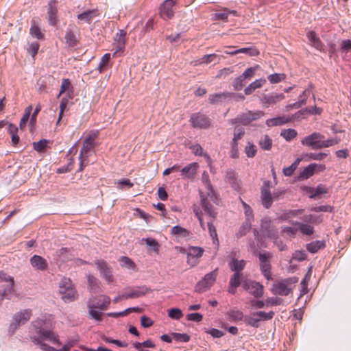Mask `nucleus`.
<instances>
[{
	"label": "nucleus",
	"instance_id": "423d86ee",
	"mask_svg": "<svg viewBox=\"0 0 351 351\" xmlns=\"http://www.w3.org/2000/svg\"><path fill=\"white\" fill-rule=\"evenodd\" d=\"M272 256V253L269 252L264 251L258 253L261 270L263 276L267 280H270L271 278L270 259Z\"/></svg>",
	"mask_w": 351,
	"mask_h": 351
},
{
	"label": "nucleus",
	"instance_id": "5701e85b",
	"mask_svg": "<svg viewBox=\"0 0 351 351\" xmlns=\"http://www.w3.org/2000/svg\"><path fill=\"white\" fill-rule=\"evenodd\" d=\"M306 36L311 46H313V47L319 51H322L323 49L324 45L315 32H308L306 34Z\"/></svg>",
	"mask_w": 351,
	"mask_h": 351
},
{
	"label": "nucleus",
	"instance_id": "8fccbe9b",
	"mask_svg": "<svg viewBox=\"0 0 351 351\" xmlns=\"http://www.w3.org/2000/svg\"><path fill=\"white\" fill-rule=\"evenodd\" d=\"M286 77L284 73H274L268 75V80L271 84H277L283 81Z\"/></svg>",
	"mask_w": 351,
	"mask_h": 351
},
{
	"label": "nucleus",
	"instance_id": "a878e982",
	"mask_svg": "<svg viewBox=\"0 0 351 351\" xmlns=\"http://www.w3.org/2000/svg\"><path fill=\"white\" fill-rule=\"evenodd\" d=\"M291 120L289 117L286 116L277 117L267 119L266 125L268 127L280 126L289 122Z\"/></svg>",
	"mask_w": 351,
	"mask_h": 351
},
{
	"label": "nucleus",
	"instance_id": "0e129e2a",
	"mask_svg": "<svg viewBox=\"0 0 351 351\" xmlns=\"http://www.w3.org/2000/svg\"><path fill=\"white\" fill-rule=\"evenodd\" d=\"M217 59H219L217 55H216L215 53L208 54V55L204 56L201 58L200 63L208 64V63H210L212 62L216 61Z\"/></svg>",
	"mask_w": 351,
	"mask_h": 351
},
{
	"label": "nucleus",
	"instance_id": "f03ea898",
	"mask_svg": "<svg viewBox=\"0 0 351 351\" xmlns=\"http://www.w3.org/2000/svg\"><path fill=\"white\" fill-rule=\"evenodd\" d=\"M97 136V133H92L86 137L83 143V146L80 150L79 156L80 160V168L79 171H83L84 168L88 165V158L90 155L91 151L95 147V140Z\"/></svg>",
	"mask_w": 351,
	"mask_h": 351
},
{
	"label": "nucleus",
	"instance_id": "393cba45",
	"mask_svg": "<svg viewBox=\"0 0 351 351\" xmlns=\"http://www.w3.org/2000/svg\"><path fill=\"white\" fill-rule=\"evenodd\" d=\"M59 291L62 295V300L66 302H71L77 298V293L74 288H70L68 289L62 288V289H59Z\"/></svg>",
	"mask_w": 351,
	"mask_h": 351
},
{
	"label": "nucleus",
	"instance_id": "dca6fc26",
	"mask_svg": "<svg viewBox=\"0 0 351 351\" xmlns=\"http://www.w3.org/2000/svg\"><path fill=\"white\" fill-rule=\"evenodd\" d=\"M0 280L8 282L3 292L0 293L1 298L3 299L13 292L14 278L5 272L0 271Z\"/></svg>",
	"mask_w": 351,
	"mask_h": 351
},
{
	"label": "nucleus",
	"instance_id": "c03bdc74",
	"mask_svg": "<svg viewBox=\"0 0 351 351\" xmlns=\"http://www.w3.org/2000/svg\"><path fill=\"white\" fill-rule=\"evenodd\" d=\"M259 145L264 150H270L272 146V140L267 135L263 136L260 141Z\"/></svg>",
	"mask_w": 351,
	"mask_h": 351
},
{
	"label": "nucleus",
	"instance_id": "7ed1b4c3",
	"mask_svg": "<svg viewBox=\"0 0 351 351\" xmlns=\"http://www.w3.org/2000/svg\"><path fill=\"white\" fill-rule=\"evenodd\" d=\"M298 281L296 277H291L276 282L273 287L272 291L274 294L280 295H288Z\"/></svg>",
	"mask_w": 351,
	"mask_h": 351
},
{
	"label": "nucleus",
	"instance_id": "864d4df0",
	"mask_svg": "<svg viewBox=\"0 0 351 351\" xmlns=\"http://www.w3.org/2000/svg\"><path fill=\"white\" fill-rule=\"evenodd\" d=\"M168 315L173 319L178 320L183 316V313L180 308H173L168 311Z\"/></svg>",
	"mask_w": 351,
	"mask_h": 351
},
{
	"label": "nucleus",
	"instance_id": "bb28decb",
	"mask_svg": "<svg viewBox=\"0 0 351 351\" xmlns=\"http://www.w3.org/2000/svg\"><path fill=\"white\" fill-rule=\"evenodd\" d=\"M246 261L244 260H237L235 258H232L229 263L230 269L234 273H242V270L245 268Z\"/></svg>",
	"mask_w": 351,
	"mask_h": 351
},
{
	"label": "nucleus",
	"instance_id": "6e6d98bb",
	"mask_svg": "<svg viewBox=\"0 0 351 351\" xmlns=\"http://www.w3.org/2000/svg\"><path fill=\"white\" fill-rule=\"evenodd\" d=\"M258 68V66L250 67L247 69L243 73V77H244L246 80L249 81L252 79V77L254 76L255 73Z\"/></svg>",
	"mask_w": 351,
	"mask_h": 351
},
{
	"label": "nucleus",
	"instance_id": "603ef678",
	"mask_svg": "<svg viewBox=\"0 0 351 351\" xmlns=\"http://www.w3.org/2000/svg\"><path fill=\"white\" fill-rule=\"evenodd\" d=\"M88 283L89 287L93 292H97V290L99 288L98 285L99 280L95 276H93V275H88Z\"/></svg>",
	"mask_w": 351,
	"mask_h": 351
},
{
	"label": "nucleus",
	"instance_id": "bf43d9fd",
	"mask_svg": "<svg viewBox=\"0 0 351 351\" xmlns=\"http://www.w3.org/2000/svg\"><path fill=\"white\" fill-rule=\"evenodd\" d=\"M248 53L250 56H255L258 54V52L256 49H252L249 48H241L238 50L234 51V52H227L228 54L234 55L237 53Z\"/></svg>",
	"mask_w": 351,
	"mask_h": 351
},
{
	"label": "nucleus",
	"instance_id": "2eb2a0df",
	"mask_svg": "<svg viewBox=\"0 0 351 351\" xmlns=\"http://www.w3.org/2000/svg\"><path fill=\"white\" fill-rule=\"evenodd\" d=\"M95 265L100 271L101 276L108 282L110 283L113 281L112 275V270L108 263L103 260H97L95 261Z\"/></svg>",
	"mask_w": 351,
	"mask_h": 351
},
{
	"label": "nucleus",
	"instance_id": "c756f323",
	"mask_svg": "<svg viewBox=\"0 0 351 351\" xmlns=\"http://www.w3.org/2000/svg\"><path fill=\"white\" fill-rule=\"evenodd\" d=\"M291 223L297 226L298 227V230H300V231L303 234L311 235L314 232L313 227L308 224L300 223L298 221H293V222H291Z\"/></svg>",
	"mask_w": 351,
	"mask_h": 351
},
{
	"label": "nucleus",
	"instance_id": "6ab92c4d",
	"mask_svg": "<svg viewBox=\"0 0 351 351\" xmlns=\"http://www.w3.org/2000/svg\"><path fill=\"white\" fill-rule=\"evenodd\" d=\"M29 261L31 265L36 270L45 271L48 267L47 261L40 256L34 255Z\"/></svg>",
	"mask_w": 351,
	"mask_h": 351
},
{
	"label": "nucleus",
	"instance_id": "0eeeda50",
	"mask_svg": "<svg viewBox=\"0 0 351 351\" xmlns=\"http://www.w3.org/2000/svg\"><path fill=\"white\" fill-rule=\"evenodd\" d=\"M32 316L31 310H24L16 313L13 317V322L10 324V330L12 333L21 326L26 324Z\"/></svg>",
	"mask_w": 351,
	"mask_h": 351
},
{
	"label": "nucleus",
	"instance_id": "37998d69",
	"mask_svg": "<svg viewBox=\"0 0 351 351\" xmlns=\"http://www.w3.org/2000/svg\"><path fill=\"white\" fill-rule=\"evenodd\" d=\"M243 273H234L230 279L229 283L230 285L234 287H239L241 284H243Z\"/></svg>",
	"mask_w": 351,
	"mask_h": 351
},
{
	"label": "nucleus",
	"instance_id": "1a4fd4ad",
	"mask_svg": "<svg viewBox=\"0 0 351 351\" xmlns=\"http://www.w3.org/2000/svg\"><path fill=\"white\" fill-rule=\"evenodd\" d=\"M190 122L193 128L199 129H206L210 125V118L200 112L192 114L190 118Z\"/></svg>",
	"mask_w": 351,
	"mask_h": 351
},
{
	"label": "nucleus",
	"instance_id": "e2e57ef3",
	"mask_svg": "<svg viewBox=\"0 0 351 351\" xmlns=\"http://www.w3.org/2000/svg\"><path fill=\"white\" fill-rule=\"evenodd\" d=\"M328 156L326 153H309L306 154V156L309 160H322Z\"/></svg>",
	"mask_w": 351,
	"mask_h": 351
},
{
	"label": "nucleus",
	"instance_id": "72a5a7b5",
	"mask_svg": "<svg viewBox=\"0 0 351 351\" xmlns=\"http://www.w3.org/2000/svg\"><path fill=\"white\" fill-rule=\"evenodd\" d=\"M97 11L95 10H87L77 15V19L86 23H90L93 19L96 16Z\"/></svg>",
	"mask_w": 351,
	"mask_h": 351
},
{
	"label": "nucleus",
	"instance_id": "e433bc0d",
	"mask_svg": "<svg viewBox=\"0 0 351 351\" xmlns=\"http://www.w3.org/2000/svg\"><path fill=\"white\" fill-rule=\"evenodd\" d=\"M204 252V250L199 247H190L189 248L187 252L188 261H189L190 258H199L202 256Z\"/></svg>",
	"mask_w": 351,
	"mask_h": 351
},
{
	"label": "nucleus",
	"instance_id": "a19ab883",
	"mask_svg": "<svg viewBox=\"0 0 351 351\" xmlns=\"http://www.w3.org/2000/svg\"><path fill=\"white\" fill-rule=\"evenodd\" d=\"M251 226L252 223H250L249 221H245L237 233V237L239 239L245 236L250 230Z\"/></svg>",
	"mask_w": 351,
	"mask_h": 351
},
{
	"label": "nucleus",
	"instance_id": "aec40b11",
	"mask_svg": "<svg viewBox=\"0 0 351 351\" xmlns=\"http://www.w3.org/2000/svg\"><path fill=\"white\" fill-rule=\"evenodd\" d=\"M317 167L319 168L321 170L325 169L324 165H317L316 163H311L303 169V171L300 173L299 176V178L300 180L308 179L314 174Z\"/></svg>",
	"mask_w": 351,
	"mask_h": 351
},
{
	"label": "nucleus",
	"instance_id": "39448f33",
	"mask_svg": "<svg viewBox=\"0 0 351 351\" xmlns=\"http://www.w3.org/2000/svg\"><path fill=\"white\" fill-rule=\"evenodd\" d=\"M265 115L264 112L261 110L256 111H247L241 114H239L237 117L230 120L232 124L241 123L244 125H247L252 121H256Z\"/></svg>",
	"mask_w": 351,
	"mask_h": 351
},
{
	"label": "nucleus",
	"instance_id": "c9c22d12",
	"mask_svg": "<svg viewBox=\"0 0 351 351\" xmlns=\"http://www.w3.org/2000/svg\"><path fill=\"white\" fill-rule=\"evenodd\" d=\"M226 180L229 182L234 189H237L239 184L237 182L236 173L232 170L227 171L226 175Z\"/></svg>",
	"mask_w": 351,
	"mask_h": 351
},
{
	"label": "nucleus",
	"instance_id": "7c9ffc66",
	"mask_svg": "<svg viewBox=\"0 0 351 351\" xmlns=\"http://www.w3.org/2000/svg\"><path fill=\"white\" fill-rule=\"evenodd\" d=\"M65 40L66 45L70 47H73L77 45V38L75 33L70 29H67L65 34Z\"/></svg>",
	"mask_w": 351,
	"mask_h": 351
},
{
	"label": "nucleus",
	"instance_id": "13d9d810",
	"mask_svg": "<svg viewBox=\"0 0 351 351\" xmlns=\"http://www.w3.org/2000/svg\"><path fill=\"white\" fill-rule=\"evenodd\" d=\"M235 11H230L227 9L219 10L215 13V18L219 20H225L230 13L235 14Z\"/></svg>",
	"mask_w": 351,
	"mask_h": 351
},
{
	"label": "nucleus",
	"instance_id": "680f3d73",
	"mask_svg": "<svg viewBox=\"0 0 351 351\" xmlns=\"http://www.w3.org/2000/svg\"><path fill=\"white\" fill-rule=\"evenodd\" d=\"M245 134V129L242 126L237 125L234 130V141L241 140Z\"/></svg>",
	"mask_w": 351,
	"mask_h": 351
},
{
	"label": "nucleus",
	"instance_id": "4c0bfd02",
	"mask_svg": "<svg viewBox=\"0 0 351 351\" xmlns=\"http://www.w3.org/2000/svg\"><path fill=\"white\" fill-rule=\"evenodd\" d=\"M126 32L124 30H119L116 34L115 40L117 43V51L122 50L125 47V36Z\"/></svg>",
	"mask_w": 351,
	"mask_h": 351
},
{
	"label": "nucleus",
	"instance_id": "58836bf2",
	"mask_svg": "<svg viewBox=\"0 0 351 351\" xmlns=\"http://www.w3.org/2000/svg\"><path fill=\"white\" fill-rule=\"evenodd\" d=\"M302 213V209L287 210L280 216L279 219L282 221L288 220L289 218L295 217Z\"/></svg>",
	"mask_w": 351,
	"mask_h": 351
},
{
	"label": "nucleus",
	"instance_id": "3c124183",
	"mask_svg": "<svg viewBox=\"0 0 351 351\" xmlns=\"http://www.w3.org/2000/svg\"><path fill=\"white\" fill-rule=\"evenodd\" d=\"M245 321L247 325L254 328L259 327L260 319H258L256 315H254V313H253L251 316L246 317Z\"/></svg>",
	"mask_w": 351,
	"mask_h": 351
},
{
	"label": "nucleus",
	"instance_id": "f3484780",
	"mask_svg": "<svg viewBox=\"0 0 351 351\" xmlns=\"http://www.w3.org/2000/svg\"><path fill=\"white\" fill-rule=\"evenodd\" d=\"M198 168L199 165L197 162H192L185 166L180 170L182 178L183 179L194 178Z\"/></svg>",
	"mask_w": 351,
	"mask_h": 351
},
{
	"label": "nucleus",
	"instance_id": "f8f14e48",
	"mask_svg": "<svg viewBox=\"0 0 351 351\" xmlns=\"http://www.w3.org/2000/svg\"><path fill=\"white\" fill-rule=\"evenodd\" d=\"M217 275V269L206 274L204 278L197 284L196 290L202 292L210 288L215 282Z\"/></svg>",
	"mask_w": 351,
	"mask_h": 351
},
{
	"label": "nucleus",
	"instance_id": "c85d7f7f",
	"mask_svg": "<svg viewBox=\"0 0 351 351\" xmlns=\"http://www.w3.org/2000/svg\"><path fill=\"white\" fill-rule=\"evenodd\" d=\"M261 200L263 206L269 208L273 202L272 197L270 191L267 189H263L261 191Z\"/></svg>",
	"mask_w": 351,
	"mask_h": 351
},
{
	"label": "nucleus",
	"instance_id": "4d7b16f0",
	"mask_svg": "<svg viewBox=\"0 0 351 351\" xmlns=\"http://www.w3.org/2000/svg\"><path fill=\"white\" fill-rule=\"evenodd\" d=\"M30 34L37 39L43 38V34L41 32L40 28L35 24H32L30 28Z\"/></svg>",
	"mask_w": 351,
	"mask_h": 351
},
{
	"label": "nucleus",
	"instance_id": "6e6552de",
	"mask_svg": "<svg viewBox=\"0 0 351 351\" xmlns=\"http://www.w3.org/2000/svg\"><path fill=\"white\" fill-rule=\"evenodd\" d=\"M261 231L264 237L270 239H275L278 234L276 226L269 217H265L261 219Z\"/></svg>",
	"mask_w": 351,
	"mask_h": 351
},
{
	"label": "nucleus",
	"instance_id": "69168bd1",
	"mask_svg": "<svg viewBox=\"0 0 351 351\" xmlns=\"http://www.w3.org/2000/svg\"><path fill=\"white\" fill-rule=\"evenodd\" d=\"M173 339L179 342H188L190 340V337L187 334L182 333H173Z\"/></svg>",
	"mask_w": 351,
	"mask_h": 351
},
{
	"label": "nucleus",
	"instance_id": "49530a36",
	"mask_svg": "<svg viewBox=\"0 0 351 351\" xmlns=\"http://www.w3.org/2000/svg\"><path fill=\"white\" fill-rule=\"evenodd\" d=\"M229 319L233 322L241 321L243 319V314L239 310H232L228 313Z\"/></svg>",
	"mask_w": 351,
	"mask_h": 351
},
{
	"label": "nucleus",
	"instance_id": "9d476101",
	"mask_svg": "<svg viewBox=\"0 0 351 351\" xmlns=\"http://www.w3.org/2000/svg\"><path fill=\"white\" fill-rule=\"evenodd\" d=\"M322 138H324V136L319 132H313L306 136L302 141L303 145L311 147L313 149H320Z\"/></svg>",
	"mask_w": 351,
	"mask_h": 351
},
{
	"label": "nucleus",
	"instance_id": "cd10ccee",
	"mask_svg": "<svg viewBox=\"0 0 351 351\" xmlns=\"http://www.w3.org/2000/svg\"><path fill=\"white\" fill-rule=\"evenodd\" d=\"M232 94V93L224 92L215 93L213 95H210L209 96V102L211 104H216L222 102L226 98L230 97Z\"/></svg>",
	"mask_w": 351,
	"mask_h": 351
},
{
	"label": "nucleus",
	"instance_id": "a18cd8bd",
	"mask_svg": "<svg viewBox=\"0 0 351 351\" xmlns=\"http://www.w3.org/2000/svg\"><path fill=\"white\" fill-rule=\"evenodd\" d=\"M171 233L174 235H178L182 237H188L190 235L189 231L179 226L173 227L171 229Z\"/></svg>",
	"mask_w": 351,
	"mask_h": 351
},
{
	"label": "nucleus",
	"instance_id": "f257e3e1",
	"mask_svg": "<svg viewBox=\"0 0 351 351\" xmlns=\"http://www.w3.org/2000/svg\"><path fill=\"white\" fill-rule=\"evenodd\" d=\"M45 321L43 319H36L32 322L29 327V337L32 341L40 346L43 351H56V349L44 341H48L53 344L60 345L58 337L53 332L45 329Z\"/></svg>",
	"mask_w": 351,
	"mask_h": 351
},
{
	"label": "nucleus",
	"instance_id": "20e7f679",
	"mask_svg": "<svg viewBox=\"0 0 351 351\" xmlns=\"http://www.w3.org/2000/svg\"><path fill=\"white\" fill-rule=\"evenodd\" d=\"M201 197V204L204 209V213L208 215V217L213 219L217 217V213L215 211L210 201L215 202L217 197L214 191L208 192L206 195H204L202 193H200Z\"/></svg>",
	"mask_w": 351,
	"mask_h": 351
},
{
	"label": "nucleus",
	"instance_id": "79ce46f5",
	"mask_svg": "<svg viewBox=\"0 0 351 351\" xmlns=\"http://www.w3.org/2000/svg\"><path fill=\"white\" fill-rule=\"evenodd\" d=\"M247 81L244 77H243V75H241L238 77L235 78L232 86L234 88V90H241L247 84Z\"/></svg>",
	"mask_w": 351,
	"mask_h": 351
},
{
	"label": "nucleus",
	"instance_id": "2f4dec72",
	"mask_svg": "<svg viewBox=\"0 0 351 351\" xmlns=\"http://www.w3.org/2000/svg\"><path fill=\"white\" fill-rule=\"evenodd\" d=\"M87 306L88 308V313L91 318L97 321H101L102 313L96 310L97 308L95 306V304H93V301H88Z\"/></svg>",
	"mask_w": 351,
	"mask_h": 351
},
{
	"label": "nucleus",
	"instance_id": "a211bd4d",
	"mask_svg": "<svg viewBox=\"0 0 351 351\" xmlns=\"http://www.w3.org/2000/svg\"><path fill=\"white\" fill-rule=\"evenodd\" d=\"M173 0H166L160 7V15L165 19H171L173 16Z\"/></svg>",
	"mask_w": 351,
	"mask_h": 351
},
{
	"label": "nucleus",
	"instance_id": "09e8293b",
	"mask_svg": "<svg viewBox=\"0 0 351 351\" xmlns=\"http://www.w3.org/2000/svg\"><path fill=\"white\" fill-rule=\"evenodd\" d=\"M339 141L340 140L337 138H328L327 140H324V138H322L320 149L337 145L339 143Z\"/></svg>",
	"mask_w": 351,
	"mask_h": 351
},
{
	"label": "nucleus",
	"instance_id": "4468645a",
	"mask_svg": "<svg viewBox=\"0 0 351 351\" xmlns=\"http://www.w3.org/2000/svg\"><path fill=\"white\" fill-rule=\"evenodd\" d=\"M130 291L122 294L124 300L138 298L144 296L151 291V289L146 286H141L129 288Z\"/></svg>",
	"mask_w": 351,
	"mask_h": 351
},
{
	"label": "nucleus",
	"instance_id": "9b49d317",
	"mask_svg": "<svg viewBox=\"0 0 351 351\" xmlns=\"http://www.w3.org/2000/svg\"><path fill=\"white\" fill-rule=\"evenodd\" d=\"M243 287L255 298H261L263 295V287L259 282L253 280H244Z\"/></svg>",
	"mask_w": 351,
	"mask_h": 351
},
{
	"label": "nucleus",
	"instance_id": "de8ad7c7",
	"mask_svg": "<svg viewBox=\"0 0 351 351\" xmlns=\"http://www.w3.org/2000/svg\"><path fill=\"white\" fill-rule=\"evenodd\" d=\"M297 134L298 133L294 129L283 130L280 133V136L287 141H290L293 139Z\"/></svg>",
	"mask_w": 351,
	"mask_h": 351
},
{
	"label": "nucleus",
	"instance_id": "4be33fe9",
	"mask_svg": "<svg viewBox=\"0 0 351 351\" xmlns=\"http://www.w3.org/2000/svg\"><path fill=\"white\" fill-rule=\"evenodd\" d=\"M55 4L56 0H52L48 5L47 18L49 25L52 26H55L57 23L56 15L58 10Z\"/></svg>",
	"mask_w": 351,
	"mask_h": 351
},
{
	"label": "nucleus",
	"instance_id": "ea45409f",
	"mask_svg": "<svg viewBox=\"0 0 351 351\" xmlns=\"http://www.w3.org/2000/svg\"><path fill=\"white\" fill-rule=\"evenodd\" d=\"M213 219H211L207 223V226L208 229V232L210 234V237L213 239V243L215 245H219V240L217 239V234L216 231V228L214 226L213 223Z\"/></svg>",
	"mask_w": 351,
	"mask_h": 351
},
{
	"label": "nucleus",
	"instance_id": "f704fd0d",
	"mask_svg": "<svg viewBox=\"0 0 351 351\" xmlns=\"http://www.w3.org/2000/svg\"><path fill=\"white\" fill-rule=\"evenodd\" d=\"M325 247V243L323 241H315L308 243L306 246L308 251L311 253H316L319 250Z\"/></svg>",
	"mask_w": 351,
	"mask_h": 351
},
{
	"label": "nucleus",
	"instance_id": "b1692460",
	"mask_svg": "<svg viewBox=\"0 0 351 351\" xmlns=\"http://www.w3.org/2000/svg\"><path fill=\"white\" fill-rule=\"evenodd\" d=\"M266 83V80L261 78L250 83L245 89L244 93L246 95L252 94L256 89L261 88Z\"/></svg>",
	"mask_w": 351,
	"mask_h": 351
},
{
	"label": "nucleus",
	"instance_id": "5fc2aeb1",
	"mask_svg": "<svg viewBox=\"0 0 351 351\" xmlns=\"http://www.w3.org/2000/svg\"><path fill=\"white\" fill-rule=\"evenodd\" d=\"M254 315L260 319L261 320H270L273 318L274 315V313L273 311H269L268 313H265L264 311H258L254 312Z\"/></svg>",
	"mask_w": 351,
	"mask_h": 351
},
{
	"label": "nucleus",
	"instance_id": "ddd939ff",
	"mask_svg": "<svg viewBox=\"0 0 351 351\" xmlns=\"http://www.w3.org/2000/svg\"><path fill=\"white\" fill-rule=\"evenodd\" d=\"M282 93H271L264 94L261 99V104L264 107L272 106L285 99Z\"/></svg>",
	"mask_w": 351,
	"mask_h": 351
},
{
	"label": "nucleus",
	"instance_id": "052dcab7",
	"mask_svg": "<svg viewBox=\"0 0 351 351\" xmlns=\"http://www.w3.org/2000/svg\"><path fill=\"white\" fill-rule=\"evenodd\" d=\"M340 51L341 53L346 54L351 52V40H343L341 43Z\"/></svg>",
	"mask_w": 351,
	"mask_h": 351
},
{
	"label": "nucleus",
	"instance_id": "774afa93",
	"mask_svg": "<svg viewBox=\"0 0 351 351\" xmlns=\"http://www.w3.org/2000/svg\"><path fill=\"white\" fill-rule=\"evenodd\" d=\"M122 266H125L128 268H134L135 267V264L134 262L127 256H122L119 260Z\"/></svg>",
	"mask_w": 351,
	"mask_h": 351
},
{
	"label": "nucleus",
	"instance_id": "473e14b6",
	"mask_svg": "<svg viewBox=\"0 0 351 351\" xmlns=\"http://www.w3.org/2000/svg\"><path fill=\"white\" fill-rule=\"evenodd\" d=\"M310 193V198L316 199L319 197L321 195L325 194L327 193L326 188L322 184L318 185L316 188H311L309 189Z\"/></svg>",
	"mask_w": 351,
	"mask_h": 351
},
{
	"label": "nucleus",
	"instance_id": "338daca9",
	"mask_svg": "<svg viewBox=\"0 0 351 351\" xmlns=\"http://www.w3.org/2000/svg\"><path fill=\"white\" fill-rule=\"evenodd\" d=\"M39 44L37 42L32 43L29 45V47L27 48L28 52L32 55L33 58L35 57V56L37 54L38 51L39 49Z\"/></svg>",
	"mask_w": 351,
	"mask_h": 351
},
{
	"label": "nucleus",
	"instance_id": "412c9836",
	"mask_svg": "<svg viewBox=\"0 0 351 351\" xmlns=\"http://www.w3.org/2000/svg\"><path fill=\"white\" fill-rule=\"evenodd\" d=\"M88 301H93V304L101 311L107 309L110 303V298L106 295H100L99 297L90 298Z\"/></svg>",
	"mask_w": 351,
	"mask_h": 351
}]
</instances>
